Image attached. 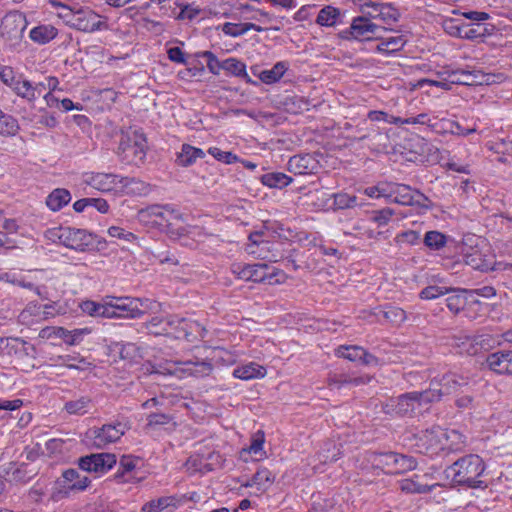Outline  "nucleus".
Listing matches in <instances>:
<instances>
[{
  "mask_svg": "<svg viewBox=\"0 0 512 512\" xmlns=\"http://www.w3.org/2000/svg\"><path fill=\"white\" fill-rule=\"evenodd\" d=\"M49 4L58 10L57 16L72 29L86 33L108 29L106 21L89 7L58 0H49Z\"/></svg>",
  "mask_w": 512,
  "mask_h": 512,
  "instance_id": "f257e3e1",
  "label": "nucleus"
},
{
  "mask_svg": "<svg viewBox=\"0 0 512 512\" xmlns=\"http://www.w3.org/2000/svg\"><path fill=\"white\" fill-rule=\"evenodd\" d=\"M484 470L483 460L478 455L470 454L455 461L445 472L447 477H451L456 484L478 488L482 483L478 478Z\"/></svg>",
  "mask_w": 512,
  "mask_h": 512,
  "instance_id": "f03ea898",
  "label": "nucleus"
},
{
  "mask_svg": "<svg viewBox=\"0 0 512 512\" xmlns=\"http://www.w3.org/2000/svg\"><path fill=\"white\" fill-rule=\"evenodd\" d=\"M139 220L147 225L167 229L172 233V227L182 220V214L173 205H151L138 212Z\"/></svg>",
  "mask_w": 512,
  "mask_h": 512,
  "instance_id": "7ed1b4c3",
  "label": "nucleus"
},
{
  "mask_svg": "<svg viewBox=\"0 0 512 512\" xmlns=\"http://www.w3.org/2000/svg\"><path fill=\"white\" fill-rule=\"evenodd\" d=\"M147 141L143 133L132 131L122 135L118 156L126 164L139 165L146 157Z\"/></svg>",
  "mask_w": 512,
  "mask_h": 512,
  "instance_id": "20e7f679",
  "label": "nucleus"
},
{
  "mask_svg": "<svg viewBox=\"0 0 512 512\" xmlns=\"http://www.w3.org/2000/svg\"><path fill=\"white\" fill-rule=\"evenodd\" d=\"M109 318H139L153 304L149 299L108 296Z\"/></svg>",
  "mask_w": 512,
  "mask_h": 512,
  "instance_id": "39448f33",
  "label": "nucleus"
},
{
  "mask_svg": "<svg viewBox=\"0 0 512 512\" xmlns=\"http://www.w3.org/2000/svg\"><path fill=\"white\" fill-rule=\"evenodd\" d=\"M27 25L28 22L23 13L9 12L1 21L0 36L10 48H16L22 41Z\"/></svg>",
  "mask_w": 512,
  "mask_h": 512,
  "instance_id": "423d86ee",
  "label": "nucleus"
},
{
  "mask_svg": "<svg viewBox=\"0 0 512 512\" xmlns=\"http://www.w3.org/2000/svg\"><path fill=\"white\" fill-rule=\"evenodd\" d=\"M468 383L469 380L467 377L457 373H447L439 379H433L430 382L427 393H429L430 401L436 402L445 395L457 392L461 387L467 386Z\"/></svg>",
  "mask_w": 512,
  "mask_h": 512,
  "instance_id": "0eeeda50",
  "label": "nucleus"
},
{
  "mask_svg": "<svg viewBox=\"0 0 512 512\" xmlns=\"http://www.w3.org/2000/svg\"><path fill=\"white\" fill-rule=\"evenodd\" d=\"M129 429L128 421H117L113 424H105L100 428H93L89 433L93 445L97 448H103L118 441Z\"/></svg>",
  "mask_w": 512,
  "mask_h": 512,
  "instance_id": "6e6552de",
  "label": "nucleus"
},
{
  "mask_svg": "<svg viewBox=\"0 0 512 512\" xmlns=\"http://www.w3.org/2000/svg\"><path fill=\"white\" fill-rule=\"evenodd\" d=\"M374 463L391 474L405 473L415 469L417 466L416 460L413 457L393 452L375 455Z\"/></svg>",
  "mask_w": 512,
  "mask_h": 512,
  "instance_id": "1a4fd4ad",
  "label": "nucleus"
},
{
  "mask_svg": "<svg viewBox=\"0 0 512 512\" xmlns=\"http://www.w3.org/2000/svg\"><path fill=\"white\" fill-rule=\"evenodd\" d=\"M166 324L171 327H175L173 333L175 338H185L189 342L202 339L206 334V329L204 327H202L198 322L190 319L171 316L166 321Z\"/></svg>",
  "mask_w": 512,
  "mask_h": 512,
  "instance_id": "9d476101",
  "label": "nucleus"
},
{
  "mask_svg": "<svg viewBox=\"0 0 512 512\" xmlns=\"http://www.w3.org/2000/svg\"><path fill=\"white\" fill-rule=\"evenodd\" d=\"M442 435H444L443 428L440 426H432L431 428L421 430L415 434L416 445L421 452L437 455L442 452Z\"/></svg>",
  "mask_w": 512,
  "mask_h": 512,
  "instance_id": "9b49d317",
  "label": "nucleus"
},
{
  "mask_svg": "<svg viewBox=\"0 0 512 512\" xmlns=\"http://www.w3.org/2000/svg\"><path fill=\"white\" fill-rule=\"evenodd\" d=\"M212 365L209 362H193V361H187L184 363L173 364L169 365L167 367H160L159 369L155 370V373L163 374V375H175L178 372H182L194 377H205L210 375L212 372Z\"/></svg>",
  "mask_w": 512,
  "mask_h": 512,
  "instance_id": "f8f14e48",
  "label": "nucleus"
},
{
  "mask_svg": "<svg viewBox=\"0 0 512 512\" xmlns=\"http://www.w3.org/2000/svg\"><path fill=\"white\" fill-rule=\"evenodd\" d=\"M117 462L115 454L96 453L81 457L78 460L79 468L95 473H105L110 470Z\"/></svg>",
  "mask_w": 512,
  "mask_h": 512,
  "instance_id": "ddd939ff",
  "label": "nucleus"
},
{
  "mask_svg": "<svg viewBox=\"0 0 512 512\" xmlns=\"http://www.w3.org/2000/svg\"><path fill=\"white\" fill-rule=\"evenodd\" d=\"M93 244V236L84 229L65 226L62 245L67 248L84 251Z\"/></svg>",
  "mask_w": 512,
  "mask_h": 512,
  "instance_id": "4468645a",
  "label": "nucleus"
},
{
  "mask_svg": "<svg viewBox=\"0 0 512 512\" xmlns=\"http://www.w3.org/2000/svg\"><path fill=\"white\" fill-rule=\"evenodd\" d=\"M56 484L60 488L59 493L67 494L69 491L85 490L89 486L90 480L87 476H81L76 469H67Z\"/></svg>",
  "mask_w": 512,
  "mask_h": 512,
  "instance_id": "2eb2a0df",
  "label": "nucleus"
},
{
  "mask_svg": "<svg viewBox=\"0 0 512 512\" xmlns=\"http://www.w3.org/2000/svg\"><path fill=\"white\" fill-rule=\"evenodd\" d=\"M391 202L406 206L418 205L427 207L428 205L426 202H429V200L424 194L419 191H412V189L407 185L396 184Z\"/></svg>",
  "mask_w": 512,
  "mask_h": 512,
  "instance_id": "dca6fc26",
  "label": "nucleus"
},
{
  "mask_svg": "<svg viewBox=\"0 0 512 512\" xmlns=\"http://www.w3.org/2000/svg\"><path fill=\"white\" fill-rule=\"evenodd\" d=\"M428 403L432 402L430 401L429 393H427V390L422 392L415 391L399 396L395 409L398 414L407 415L413 412L416 407Z\"/></svg>",
  "mask_w": 512,
  "mask_h": 512,
  "instance_id": "f3484780",
  "label": "nucleus"
},
{
  "mask_svg": "<svg viewBox=\"0 0 512 512\" xmlns=\"http://www.w3.org/2000/svg\"><path fill=\"white\" fill-rule=\"evenodd\" d=\"M121 178L112 173H89L85 175L84 182L94 189L108 192L120 185Z\"/></svg>",
  "mask_w": 512,
  "mask_h": 512,
  "instance_id": "a211bd4d",
  "label": "nucleus"
},
{
  "mask_svg": "<svg viewBox=\"0 0 512 512\" xmlns=\"http://www.w3.org/2000/svg\"><path fill=\"white\" fill-rule=\"evenodd\" d=\"M378 29V25L366 17H357L352 21L349 30L344 33L350 35L346 36L347 39H369L371 35L377 33Z\"/></svg>",
  "mask_w": 512,
  "mask_h": 512,
  "instance_id": "6ab92c4d",
  "label": "nucleus"
},
{
  "mask_svg": "<svg viewBox=\"0 0 512 512\" xmlns=\"http://www.w3.org/2000/svg\"><path fill=\"white\" fill-rule=\"evenodd\" d=\"M486 363L497 374L512 375V351H498L487 356Z\"/></svg>",
  "mask_w": 512,
  "mask_h": 512,
  "instance_id": "aec40b11",
  "label": "nucleus"
},
{
  "mask_svg": "<svg viewBox=\"0 0 512 512\" xmlns=\"http://www.w3.org/2000/svg\"><path fill=\"white\" fill-rule=\"evenodd\" d=\"M317 168V162L310 154L295 155L288 161V170L296 175L313 173Z\"/></svg>",
  "mask_w": 512,
  "mask_h": 512,
  "instance_id": "412c9836",
  "label": "nucleus"
},
{
  "mask_svg": "<svg viewBox=\"0 0 512 512\" xmlns=\"http://www.w3.org/2000/svg\"><path fill=\"white\" fill-rule=\"evenodd\" d=\"M441 437L442 452H458L464 449L466 445V437L457 430L443 429Z\"/></svg>",
  "mask_w": 512,
  "mask_h": 512,
  "instance_id": "4be33fe9",
  "label": "nucleus"
},
{
  "mask_svg": "<svg viewBox=\"0 0 512 512\" xmlns=\"http://www.w3.org/2000/svg\"><path fill=\"white\" fill-rule=\"evenodd\" d=\"M51 366H64L69 369L84 370L90 363L79 353L52 356L49 358Z\"/></svg>",
  "mask_w": 512,
  "mask_h": 512,
  "instance_id": "5701e85b",
  "label": "nucleus"
},
{
  "mask_svg": "<svg viewBox=\"0 0 512 512\" xmlns=\"http://www.w3.org/2000/svg\"><path fill=\"white\" fill-rule=\"evenodd\" d=\"M336 355L350 361H362L364 364H372L376 358L359 346H340L336 349Z\"/></svg>",
  "mask_w": 512,
  "mask_h": 512,
  "instance_id": "b1692460",
  "label": "nucleus"
},
{
  "mask_svg": "<svg viewBox=\"0 0 512 512\" xmlns=\"http://www.w3.org/2000/svg\"><path fill=\"white\" fill-rule=\"evenodd\" d=\"M267 374V370L264 366L255 363V362H248L244 363L242 365L237 366L233 370V376L235 378L241 379V380H252V379H259L264 378Z\"/></svg>",
  "mask_w": 512,
  "mask_h": 512,
  "instance_id": "393cba45",
  "label": "nucleus"
},
{
  "mask_svg": "<svg viewBox=\"0 0 512 512\" xmlns=\"http://www.w3.org/2000/svg\"><path fill=\"white\" fill-rule=\"evenodd\" d=\"M274 480L275 475L269 469L260 468L244 486L256 487L258 491H265L272 485Z\"/></svg>",
  "mask_w": 512,
  "mask_h": 512,
  "instance_id": "a878e982",
  "label": "nucleus"
},
{
  "mask_svg": "<svg viewBox=\"0 0 512 512\" xmlns=\"http://www.w3.org/2000/svg\"><path fill=\"white\" fill-rule=\"evenodd\" d=\"M250 243L246 246V251L255 255L257 258H268L269 242L262 239V233L255 232L249 236Z\"/></svg>",
  "mask_w": 512,
  "mask_h": 512,
  "instance_id": "bb28decb",
  "label": "nucleus"
},
{
  "mask_svg": "<svg viewBox=\"0 0 512 512\" xmlns=\"http://www.w3.org/2000/svg\"><path fill=\"white\" fill-rule=\"evenodd\" d=\"M370 381L368 376H351L348 374H334L328 378V386L330 388H341L343 385L360 386Z\"/></svg>",
  "mask_w": 512,
  "mask_h": 512,
  "instance_id": "cd10ccee",
  "label": "nucleus"
},
{
  "mask_svg": "<svg viewBox=\"0 0 512 512\" xmlns=\"http://www.w3.org/2000/svg\"><path fill=\"white\" fill-rule=\"evenodd\" d=\"M138 462L139 459L133 456H122L119 462V470L115 474V479L120 483L131 482L133 480L131 472L135 469Z\"/></svg>",
  "mask_w": 512,
  "mask_h": 512,
  "instance_id": "c85d7f7f",
  "label": "nucleus"
},
{
  "mask_svg": "<svg viewBox=\"0 0 512 512\" xmlns=\"http://www.w3.org/2000/svg\"><path fill=\"white\" fill-rule=\"evenodd\" d=\"M341 11L333 6L327 5L323 7L316 18V23L320 26L333 27L341 22Z\"/></svg>",
  "mask_w": 512,
  "mask_h": 512,
  "instance_id": "c756f323",
  "label": "nucleus"
},
{
  "mask_svg": "<svg viewBox=\"0 0 512 512\" xmlns=\"http://www.w3.org/2000/svg\"><path fill=\"white\" fill-rule=\"evenodd\" d=\"M57 34L58 30L54 26L39 25L31 29L29 37L33 42L43 45L53 40Z\"/></svg>",
  "mask_w": 512,
  "mask_h": 512,
  "instance_id": "7c9ffc66",
  "label": "nucleus"
},
{
  "mask_svg": "<svg viewBox=\"0 0 512 512\" xmlns=\"http://www.w3.org/2000/svg\"><path fill=\"white\" fill-rule=\"evenodd\" d=\"M71 201V194L67 189H54L46 198V205L52 211H59Z\"/></svg>",
  "mask_w": 512,
  "mask_h": 512,
  "instance_id": "2f4dec72",
  "label": "nucleus"
},
{
  "mask_svg": "<svg viewBox=\"0 0 512 512\" xmlns=\"http://www.w3.org/2000/svg\"><path fill=\"white\" fill-rule=\"evenodd\" d=\"M205 153L203 150L193 147L189 144H183L181 151L177 155V163L182 167L192 165L198 158H203Z\"/></svg>",
  "mask_w": 512,
  "mask_h": 512,
  "instance_id": "473e14b6",
  "label": "nucleus"
},
{
  "mask_svg": "<svg viewBox=\"0 0 512 512\" xmlns=\"http://www.w3.org/2000/svg\"><path fill=\"white\" fill-rule=\"evenodd\" d=\"M81 310L92 317H104L109 318V302L108 296L105 297L103 303H97L91 300H86L80 305Z\"/></svg>",
  "mask_w": 512,
  "mask_h": 512,
  "instance_id": "72a5a7b5",
  "label": "nucleus"
},
{
  "mask_svg": "<svg viewBox=\"0 0 512 512\" xmlns=\"http://www.w3.org/2000/svg\"><path fill=\"white\" fill-rule=\"evenodd\" d=\"M42 305L37 303H29L25 309L19 314L18 320L23 325H33L41 322L43 316Z\"/></svg>",
  "mask_w": 512,
  "mask_h": 512,
  "instance_id": "f704fd0d",
  "label": "nucleus"
},
{
  "mask_svg": "<svg viewBox=\"0 0 512 512\" xmlns=\"http://www.w3.org/2000/svg\"><path fill=\"white\" fill-rule=\"evenodd\" d=\"M91 332L89 328L67 330L63 327L55 328V335L62 338L64 342L70 346H74L80 343L84 335Z\"/></svg>",
  "mask_w": 512,
  "mask_h": 512,
  "instance_id": "c9c22d12",
  "label": "nucleus"
},
{
  "mask_svg": "<svg viewBox=\"0 0 512 512\" xmlns=\"http://www.w3.org/2000/svg\"><path fill=\"white\" fill-rule=\"evenodd\" d=\"M12 90L19 97L29 102H33L38 98L36 86L26 79H17L15 83H12Z\"/></svg>",
  "mask_w": 512,
  "mask_h": 512,
  "instance_id": "e433bc0d",
  "label": "nucleus"
},
{
  "mask_svg": "<svg viewBox=\"0 0 512 512\" xmlns=\"http://www.w3.org/2000/svg\"><path fill=\"white\" fill-rule=\"evenodd\" d=\"M252 274L251 278L252 282L259 283H273V278L276 276L275 268L265 264V263H257L252 264Z\"/></svg>",
  "mask_w": 512,
  "mask_h": 512,
  "instance_id": "4c0bfd02",
  "label": "nucleus"
},
{
  "mask_svg": "<svg viewBox=\"0 0 512 512\" xmlns=\"http://www.w3.org/2000/svg\"><path fill=\"white\" fill-rule=\"evenodd\" d=\"M120 186L127 194L145 195L149 192V186L145 182L135 178L122 177Z\"/></svg>",
  "mask_w": 512,
  "mask_h": 512,
  "instance_id": "58836bf2",
  "label": "nucleus"
},
{
  "mask_svg": "<svg viewBox=\"0 0 512 512\" xmlns=\"http://www.w3.org/2000/svg\"><path fill=\"white\" fill-rule=\"evenodd\" d=\"M169 315L167 317L155 316L153 317L147 324L146 327L151 334L154 335H163V334H173L175 327H171L166 324V321L171 317Z\"/></svg>",
  "mask_w": 512,
  "mask_h": 512,
  "instance_id": "ea45409f",
  "label": "nucleus"
},
{
  "mask_svg": "<svg viewBox=\"0 0 512 512\" xmlns=\"http://www.w3.org/2000/svg\"><path fill=\"white\" fill-rule=\"evenodd\" d=\"M249 30L262 31V28L253 23H230L223 24L222 31L229 36L237 37L245 34Z\"/></svg>",
  "mask_w": 512,
  "mask_h": 512,
  "instance_id": "a19ab883",
  "label": "nucleus"
},
{
  "mask_svg": "<svg viewBox=\"0 0 512 512\" xmlns=\"http://www.w3.org/2000/svg\"><path fill=\"white\" fill-rule=\"evenodd\" d=\"M373 18H379L383 23L387 25H391L397 22L400 18L399 11L389 4L380 5L377 10V14L373 15L372 13H368Z\"/></svg>",
  "mask_w": 512,
  "mask_h": 512,
  "instance_id": "79ce46f5",
  "label": "nucleus"
},
{
  "mask_svg": "<svg viewBox=\"0 0 512 512\" xmlns=\"http://www.w3.org/2000/svg\"><path fill=\"white\" fill-rule=\"evenodd\" d=\"M176 505V498L174 496H165L158 499H153L142 507L143 512H161L165 508Z\"/></svg>",
  "mask_w": 512,
  "mask_h": 512,
  "instance_id": "37998d69",
  "label": "nucleus"
},
{
  "mask_svg": "<svg viewBox=\"0 0 512 512\" xmlns=\"http://www.w3.org/2000/svg\"><path fill=\"white\" fill-rule=\"evenodd\" d=\"M286 70L287 64L285 62H278L271 69L262 71L260 79L266 84L275 83L283 76Z\"/></svg>",
  "mask_w": 512,
  "mask_h": 512,
  "instance_id": "c03bdc74",
  "label": "nucleus"
},
{
  "mask_svg": "<svg viewBox=\"0 0 512 512\" xmlns=\"http://www.w3.org/2000/svg\"><path fill=\"white\" fill-rule=\"evenodd\" d=\"M292 178L284 173H268L262 176V183L270 188H284L288 186Z\"/></svg>",
  "mask_w": 512,
  "mask_h": 512,
  "instance_id": "a18cd8bd",
  "label": "nucleus"
},
{
  "mask_svg": "<svg viewBox=\"0 0 512 512\" xmlns=\"http://www.w3.org/2000/svg\"><path fill=\"white\" fill-rule=\"evenodd\" d=\"M455 293L446 299L448 309L457 314L463 310L467 304V297L465 294L467 290H453Z\"/></svg>",
  "mask_w": 512,
  "mask_h": 512,
  "instance_id": "49530a36",
  "label": "nucleus"
},
{
  "mask_svg": "<svg viewBox=\"0 0 512 512\" xmlns=\"http://www.w3.org/2000/svg\"><path fill=\"white\" fill-rule=\"evenodd\" d=\"M477 70L466 71V70H455L450 74L451 84H461V85H476V82H479L476 79Z\"/></svg>",
  "mask_w": 512,
  "mask_h": 512,
  "instance_id": "de8ad7c7",
  "label": "nucleus"
},
{
  "mask_svg": "<svg viewBox=\"0 0 512 512\" xmlns=\"http://www.w3.org/2000/svg\"><path fill=\"white\" fill-rule=\"evenodd\" d=\"M434 485H427V484H421L415 479H404L400 482V489L407 493H427L430 492L435 486Z\"/></svg>",
  "mask_w": 512,
  "mask_h": 512,
  "instance_id": "09e8293b",
  "label": "nucleus"
},
{
  "mask_svg": "<svg viewBox=\"0 0 512 512\" xmlns=\"http://www.w3.org/2000/svg\"><path fill=\"white\" fill-rule=\"evenodd\" d=\"M19 129L17 120L0 109V134L15 135Z\"/></svg>",
  "mask_w": 512,
  "mask_h": 512,
  "instance_id": "8fccbe9b",
  "label": "nucleus"
},
{
  "mask_svg": "<svg viewBox=\"0 0 512 512\" xmlns=\"http://www.w3.org/2000/svg\"><path fill=\"white\" fill-rule=\"evenodd\" d=\"M424 243L430 249L439 250L446 245L447 238L439 231H428L425 234Z\"/></svg>",
  "mask_w": 512,
  "mask_h": 512,
  "instance_id": "3c124183",
  "label": "nucleus"
},
{
  "mask_svg": "<svg viewBox=\"0 0 512 512\" xmlns=\"http://www.w3.org/2000/svg\"><path fill=\"white\" fill-rule=\"evenodd\" d=\"M222 70L238 77L247 76L245 64L236 58H228L223 60Z\"/></svg>",
  "mask_w": 512,
  "mask_h": 512,
  "instance_id": "603ef678",
  "label": "nucleus"
},
{
  "mask_svg": "<svg viewBox=\"0 0 512 512\" xmlns=\"http://www.w3.org/2000/svg\"><path fill=\"white\" fill-rule=\"evenodd\" d=\"M332 197L334 199L333 207L335 209H348L357 205V197L354 195L341 192L332 194Z\"/></svg>",
  "mask_w": 512,
  "mask_h": 512,
  "instance_id": "864d4df0",
  "label": "nucleus"
},
{
  "mask_svg": "<svg viewBox=\"0 0 512 512\" xmlns=\"http://www.w3.org/2000/svg\"><path fill=\"white\" fill-rule=\"evenodd\" d=\"M383 316L394 325H400L406 320V312L402 308L394 306L386 307L383 311Z\"/></svg>",
  "mask_w": 512,
  "mask_h": 512,
  "instance_id": "5fc2aeb1",
  "label": "nucleus"
},
{
  "mask_svg": "<svg viewBox=\"0 0 512 512\" xmlns=\"http://www.w3.org/2000/svg\"><path fill=\"white\" fill-rule=\"evenodd\" d=\"M0 281L18 285L23 288L33 289L34 285L30 282H26L20 273L15 271L5 272L0 274Z\"/></svg>",
  "mask_w": 512,
  "mask_h": 512,
  "instance_id": "6e6d98bb",
  "label": "nucleus"
},
{
  "mask_svg": "<svg viewBox=\"0 0 512 512\" xmlns=\"http://www.w3.org/2000/svg\"><path fill=\"white\" fill-rule=\"evenodd\" d=\"M451 290L452 289L436 285L428 286L420 292L419 297L424 300H433L447 294Z\"/></svg>",
  "mask_w": 512,
  "mask_h": 512,
  "instance_id": "4d7b16f0",
  "label": "nucleus"
},
{
  "mask_svg": "<svg viewBox=\"0 0 512 512\" xmlns=\"http://www.w3.org/2000/svg\"><path fill=\"white\" fill-rule=\"evenodd\" d=\"M199 56L206 59L207 68L212 74L218 75L220 73V70H222V61H219L211 51H203Z\"/></svg>",
  "mask_w": 512,
  "mask_h": 512,
  "instance_id": "13d9d810",
  "label": "nucleus"
},
{
  "mask_svg": "<svg viewBox=\"0 0 512 512\" xmlns=\"http://www.w3.org/2000/svg\"><path fill=\"white\" fill-rule=\"evenodd\" d=\"M393 215L394 210L386 207L381 210L374 211L371 217V221L376 223L378 226H385L389 223Z\"/></svg>",
  "mask_w": 512,
  "mask_h": 512,
  "instance_id": "bf43d9fd",
  "label": "nucleus"
},
{
  "mask_svg": "<svg viewBox=\"0 0 512 512\" xmlns=\"http://www.w3.org/2000/svg\"><path fill=\"white\" fill-rule=\"evenodd\" d=\"M89 399L81 398L75 401H70L65 404V408L70 414H84L89 405Z\"/></svg>",
  "mask_w": 512,
  "mask_h": 512,
  "instance_id": "052dcab7",
  "label": "nucleus"
},
{
  "mask_svg": "<svg viewBox=\"0 0 512 512\" xmlns=\"http://www.w3.org/2000/svg\"><path fill=\"white\" fill-rule=\"evenodd\" d=\"M59 80L56 77L50 76L47 77L44 81L36 83L35 86L37 88L38 97L43 95L44 91L48 90V92L52 93L53 91L58 89Z\"/></svg>",
  "mask_w": 512,
  "mask_h": 512,
  "instance_id": "680f3d73",
  "label": "nucleus"
},
{
  "mask_svg": "<svg viewBox=\"0 0 512 512\" xmlns=\"http://www.w3.org/2000/svg\"><path fill=\"white\" fill-rule=\"evenodd\" d=\"M208 153L212 155L215 159L222 161L226 164H231L238 160V157L235 154L227 151H222L217 147L209 148Z\"/></svg>",
  "mask_w": 512,
  "mask_h": 512,
  "instance_id": "e2e57ef3",
  "label": "nucleus"
},
{
  "mask_svg": "<svg viewBox=\"0 0 512 512\" xmlns=\"http://www.w3.org/2000/svg\"><path fill=\"white\" fill-rule=\"evenodd\" d=\"M231 269L233 274H235L239 279L251 281V278L253 277L252 264H233Z\"/></svg>",
  "mask_w": 512,
  "mask_h": 512,
  "instance_id": "0e129e2a",
  "label": "nucleus"
},
{
  "mask_svg": "<svg viewBox=\"0 0 512 512\" xmlns=\"http://www.w3.org/2000/svg\"><path fill=\"white\" fill-rule=\"evenodd\" d=\"M108 234L113 238L122 239L127 242H132L136 239V236L133 233L126 231L125 229L119 226H111L108 229Z\"/></svg>",
  "mask_w": 512,
  "mask_h": 512,
  "instance_id": "69168bd1",
  "label": "nucleus"
},
{
  "mask_svg": "<svg viewBox=\"0 0 512 512\" xmlns=\"http://www.w3.org/2000/svg\"><path fill=\"white\" fill-rule=\"evenodd\" d=\"M466 263L473 267L474 269L478 270H488L491 268V263L486 260H482L481 258H478L477 253H473L466 256Z\"/></svg>",
  "mask_w": 512,
  "mask_h": 512,
  "instance_id": "338daca9",
  "label": "nucleus"
},
{
  "mask_svg": "<svg viewBox=\"0 0 512 512\" xmlns=\"http://www.w3.org/2000/svg\"><path fill=\"white\" fill-rule=\"evenodd\" d=\"M148 426L167 425L172 422V417L163 413H152L147 418Z\"/></svg>",
  "mask_w": 512,
  "mask_h": 512,
  "instance_id": "774afa93",
  "label": "nucleus"
}]
</instances>
